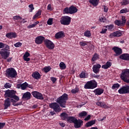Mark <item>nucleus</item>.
Instances as JSON below:
<instances>
[{"label":"nucleus","instance_id":"obj_1","mask_svg":"<svg viewBox=\"0 0 129 129\" xmlns=\"http://www.w3.org/2000/svg\"><path fill=\"white\" fill-rule=\"evenodd\" d=\"M68 100V95L67 93H63L62 95L57 98L56 102L49 104V107L54 110L55 112H59L61 111V108H66V103Z\"/></svg>","mask_w":129,"mask_h":129},{"label":"nucleus","instance_id":"obj_2","mask_svg":"<svg viewBox=\"0 0 129 129\" xmlns=\"http://www.w3.org/2000/svg\"><path fill=\"white\" fill-rule=\"evenodd\" d=\"M16 93L17 92L15 90H8L6 91L5 96L6 97H9L8 98H10L13 102H15L16 101L20 100L19 96L15 95Z\"/></svg>","mask_w":129,"mask_h":129},{"label":"nucleus","instance_id":"obj_3","mask_svg":"<svg viewBox=\"0 0 129 129\" xmlns=\"http://www.w3.org/2000/svg\"><path fill=\"white\" fill-rule=\"evenodd\" d=\"M18 101H19L13 102L11 100V99L7 98V99H6L5 100V104H3V106H5V109H7L8 108L10 107V106H11V103H12V105H13V106H18L19 105H21L22 102H18Z\"/></svg>","mask_w":129,"mask_h":129},{"label":"nucleus","instance_id":"obj_4","mask_svg":"<svg viewBox=\"0 0 129 129\" xmlns=\"http://www.w3.org/2000/svg\"><path fill=\"white\" fill-rule=\"evenodd\" d=\"M17 75V71L13 68H9L6 71V76L9 79L15 78Z\"/></svg>","mask_w":129,"mask_h":129},{"label":"nucleus","instance_id":"obj_5","mask_svg":"<svg viewBox=\"0 0 129 129\" xmlns=\"http://www.w3.org/2000/svg\"><path fill=\"white\" fill-rule=\"evenodd\" d=\"M78 11V9L74 6H71L69 7H66L62 10V13L63 14H70L73 15L77 13Z\"/></svg>","mask_w":129,"mask_h":129},{"label":"nucleus","instance_id":"obj_6","mask_svg":"<svg viewBox=\"0 0 129 129\" xmlns=\"http://www.w3.org/2000/svg\"><path fill=\"white\" fill-rule=\"evenodd\" d=\"M120 78L125 83L129 84V69H124L122 71Z\"/></svg>","mask_w":129,"mask_h":129},{"label":"nucleus","instance_id":"obj_7","mask_svg":"<svg viewBox=\"0 0 129 129\" xmlns=\"http://www.w3.org/2000/svg\"><path fill=\"white\" fill-rule=\"evenodd\" d=\"M98 84L97 82L94 80H91L90 81H88L85 84L84 88L85 89H94L97 88Z\"/></svg>","mask_w":129,"mask_h":129},{"label":"nucleus","instance_id":"obj_8","mask_svg":"<svg viewBox=\"0 0 129 129\" xmlns=\"http://www.w3.org/2000/svg\"><path fill=\"white\" fill-rule=\"evenodd\" d=\"M71 18L68 16H63L60 18L59 23L60 24L64 26H68L70 24Z\"/></svg>","mask_w":129,"mask_h":129},{"label":"nucleus","instance_id":"obj_9","mask_svg":"<svg viewBox=\"0 0 129 129\" xmlns=\"http://www.w3.org/2000/svg\"><path fill=\"white\" fill-rule=\"evenodd\" d=\"M117 92L120 94H129V85L123 86L120 89H118Z\"/></svg>","mask_w":129,"mask_h":129},{"label":"nucleus","instance_id":"obj_10","mask_svg":"<svg viewBox=\"0 0 129 129\" xmlns=\"http://www.w3.org/2000/svg\"><path fill=\"white\" fill-rule=\"evenodd\" d=\"M31 95L33 96V97L36 98V99L37 100H44L43 94L37 91L32 92V93H31Z\"/></svg>","mask_w":129,"mask_h":129},{"label":"nucleus","instance_id":"obj_11","mask_svg":"<svg viewBox=\"0 0 129 129\" xmlns=\"http://www.w3.org/2000/svg\"><path fill=\"white\" fill-rule=\"evenodd\" d=\"M44 43L45 45L46 46V48H48L49 50H52L55 47L54 43L48 39L45 40Z\"/></svg>","mask_w":129,"mask_h":129},{"label":"nucleus","instance_id":"obj_12","mask_svg":"<svg viewBox=\"0 0 129 129\" xmlns=\"http://www.w3.org/2000/svg\"><path fill=\"white\" fill-rule=\"evenodd\" d=\"M112 50L115 53V54H114L115 56H118L121 54H122V49L118 48L117 46L113 47V48H112Z\"/></svg>","mask_w":129,"mask_h":129},{"label":"nucleus","instance_id":"obj_13","mask_svg":"<svg viewBox=\"0 0 129 129\" xmlns=\"http://www.w3.org/2000/svg\"><path fill=\"white\" fill-rule=\"evenodd\" d=\"M10 50H0V55L2 59H6L10 56Z\"/></svg>","mask_w":129,"mask_h":129},{"label":"nucleus","instance_id":"obj_14","mask_svg":"<svg viewBox=\"0 0 129 129\" xmlns=\"http://www.w3.org/2000/svg\"><path fill=\"white\" fill-rule=\"evenodd\" d=\"M45 37L39 36L35 38V43L37 45L41 44L45 41Z\"/></svg>","mask_w":129,"mask_h":129},{"label":"nucleus","instance_id":"obj_15","mask_svg":"<svg viewBox=\"0 0 129 129\" xmlns=\"http://www.w3.org/2000/svg\"><path fill=\"white\" fill-rule=\"evenodd\" d=\"M100 68H101V67L99 64L93 65V67H92V71L94 74H98L100 71Z\"/></svg>","mask_w":129,"mask_h":129},{"label":"nucleus","instance_id":"obj_16","mask_svg":"<svg viewBox=\"0 0 129 129\" xmlns=\"http://www.w3.org/2000/svg\"><path fill=\"white\" fill-rule=\"evenodd\" d=\"M67 119V122L71 123V122H80L82 121V120L80 119H77L74 116H70L69 118H66Z\"/></svg>","mask_w":129,"mask_h":129},{"label":"nucleus","instance_id":"obj_17","mask_svg":"<svg viewBox=\"0 0 129 129\" xmlns=\"http://www.w3.org/2000/svg\"><path fill=\"white\" fill-rule=\"evenodd\" d=\"M96 105H97L98 106H99L102 108H105V109L109 108V106L106 105L105 103L103 101H98L96 103Z\"/></svg>","mask_w":129,"mask_h":129},{"label":"nucleus","instance_id":"obj_18","mask_svg":"<svg viewBox=\"0 0 129 129\" xmlns=\"http://www.w3.org/2000/svg\"><path fill=\"white\" fill-rule=\"evenodd\" d=\"M64 37V33L63 31H59L55 34V38L58 39H62Z\"/></svg>","mask_w":129,"mask_h":129},{"label":"nucleus","instance_id":"obj_19","mask_svg":"<svg viewBox=\"0 0 129 129\" xmlns=\"http://www.w3.org/2000/svg\"><path fill=\"white\" fill-rule=\"evenodd\" d=\"M31 96H32L31 93L29 92H26L23 94V96H22V99L29 100L31 99Z\"/></svg>","mask_w":129,"mask_h":129},{"label":"nucleus","instance_id":"obj_20","mask_svg":"<svg viewBox=\"0 0 129 129\" xmlns=\"http://www.w3.org/2000/svg\"><path fill=\"white\" fill-rule=\"evenodd\" d=\"M118 56H120L118 57V58H120V59H121L123 60L129 61V54L128 53H123Z\"/></svg>","mask_w":129,"mask_h":129},{"label":"nucleus","instance_id":"obj_21","mask_svg":"<svg viewBox=\"0 0 129 129\" xmlns=\"http://www.w3.org/2000/svg\"><path fill=\"white\" fill-rule=\"evenodd\" d=\"M6 37L9 39L17 38V34L15 32L8 33L6 34Z\"/></svg>","mask_w":129,"mask_h":129},{"label":"nucleus","instance_id":"obj_22","mask_svg":"<svg viewBox=\"0 0 129 129\" xmlns=\"http://www.w3.org/2000/svg\"><path fill=\"white\" fill-rule=\"evenodd\" d=\"M83 123V121L78 122H72V123H74V127H75V128H80V127H81Z\"/></svg>","mask_w":129,"mask_h":129},{"label":"nucleus","instance_id":"obj_23","mask_svg":"<svg viewBox=\"0 0 129 129\" xmlns=\"http://www.w3.org/2000/svg\"><path fill=\"white\" fill-rule=\"evenodd\" d=\"M103 89L101 88H97L94 90V91H93V93H94V94L97 96L101 95V94H102L103 93Z\"/></svg>","mask_w":129,"mask_h":129},{"label":"nucleus","instance_id":"obj_24","mask_svg":"<svg viewBox=\"0 0 129 129\" xmlns=\"http://www.w3.org/2000/svg\"><path fill=\"white\" fill-rule=\"evenodd\" d=\"M110 36L113 37H119L122 36V33H121V31H116L110 34Z\"/></svg>","mask_w":129,"mask_h":129},{"label":"nucleus","instance_id":"obj_25","mask_svg":"<svg viewBox=\"0 0 129 129\" xmlns=\"http://www.w3.org/2000/svg\"><path fill=\"white\" fill-rule=\"evenodd\" d=\"M32 77L35 80H39L41 79V74H39L38 72H35L32 74Z\"/></svg>","mask_w":129,"mask_h":129},{"label":"nucleus","instance_id":"obj_26","mask_svg":"<svg viewBox=\"0 0 129 129\" xmlns=\"http://www.w3.org/2000/svg\"><path fill=\"white\" fill-rule=\"evenodd\" d=\"M59 116L60 117V118H61V120H66V119L70 117V116H69L68 114H67L66 112H62L60 113Z\"/></svg>","mask_w":129,"mask_h":129},{"label":"nucleus","instance_id":"obj_27","mask_svg":"<svg viewBox=\"0 0 129 129\" xmlns=\"http://www.w3.org/2000/svg\"><path fill=\"white\" fill-rule=\"evenodd\" d=\"M112 66V62L110 61H106L105 62V64L104 65H102V66H101V68L104 70H106L109 69L111 66Z\"/></svg>","mask_w":129,"mask_h":129},{"label":"nucleus","instance_id":"obj_28","mask_svg":"<svg viewBox=\"0 0 129 129\" xmlns=\"http://www.w3.org/2000/svg\"><path fill=\"white\" fill-rule=\"evenodd\" d=\"M89 3L93 6V7H97L99 4V0H89Z\"/></svg>","mask_w":129,"mask_h":129},{"label":"nucleus","instance_id":"obj_29","mask_svg":"<svg viewBox=\"0 0 129 129\" xmlns=\"http://www.w3.org/2000/svg\"><path fill=\"white\" fill-rule=\"evenodd\" d=\"M95 123V120L88 121L87 123H86V125H85V126L87 127H91L92 125H93Z\"/></svg>","mask_w":129,"mask_h":129},{"label":"nucleus","instance_id":"obj_30","mask_svg":"<svg viewBox=\"0 0 129 129\" xmlns=\"http://www.w3.org/2000/svg\"><path fill=\"white\" fill-rule=\"evenodd\" d=\"M99 59V54L98 53H95L92 56V58H91V61L94 62Z\"/></svg>","mask_w":129,"mask_h":129},{"label":"nucleus","instance_id":"obj_31","mask_svg":"<svg viewBox=\"0 0 129 129\" xmlns=\"http://www.w3.org/2000/svg\"><path fill=\"white\" fill-rule=\"evenodd\" d=\"M41 14H42V11L41 10H38L36 14L34 15V16H33V20H35L37 17H39L41 16Z\"/></svg>","mask_w":129,"mask_h":129},{"label":"nucleus","instance_id":"obj_32","mask_svg":"<svg viewBox=\"0 0 129 129\" xmlns=\"http://www.w3.org/2000/svg\"><path fill=\"white\" fill-rule=\"evenodd\" d=\"M70 92L72 93L73 94H76L77 93H78L79 92V88H78V87H76V88L72 90Z\"/></svg>","mask_w":129,"mask_h":129},{"label":"nucleus","instance_id":"obj_33","mask_svg":"<svg viewBox=\"0 0 129 129\" xmlns=\"http://www.w3.org/2000/svg\"><path fill=\"white\" fill-rule=\"evenodd\" d=\"M114 24L117 26H120L125 24V22H123V21H121L120 20H115V21H114Z\"/></svg>","mask_w":129,"mask_h":129},{"label":"nucleus","instance_id":"obj_34","mask_svg":"<svg viewBox=\"0 0 129 129\" xmlns=\"http://www.w3.org/2000/svg\"><path fill=\"white\" fill-rule=\"evenodd\" d=\"M87 112L85 111H82V112L79 113V114L78 115V117H85L86 116H87Z\"/></svg>","mask_w":129,"mask_h":129},{"label":"nucleus","instance_id":"obj_35","mask_svg":"<svg viewBox=\"0 0 129 129\" xmlns=\"http://www.w3.org/2000/svg\"><path fill=\"white\" fill-rule=\"evenodd\" d=\"M30 85L29 84H27V83L25 82L22 84H20V86L22 87V90H24L26 89L27 86H29Z\"/></svg>","mask_w":129,"mask_h":129},{"label":"nucleus","instance_id":"obj_36","mask_svg":"<svg viewBox=\"0 0 129 129\" xmlns=\"http://www.w3.org/2000/svg\"><path fill=\"white\" fill-rule=\"evenodd\" d=\"M51 70V68H50V67H45V68H44V69H43V71H44L45 73H47L49 72V71H50Z\"/></svg>","mask_w":129,"mask_h":129},{"label":"nucleus","instance_id":"obj_37","mask_svg":"<svg viewBox=\"0 0 129 129\" xmlns=\"http://www.w3.org/2000/svg\"><path fill=\"white\" fill-rule=\"evenodd\" d=\"M129 4V0H122L121 6H127Z\"/></svg>","mask_w":129,"mask_h":129},{"label":"nucleus","instance_id":"obj_38","mask_svg":"<svg viewBox=\"0 0 129 129\" xmlns=\"http://www.w3.org/2000/svg\"><path fill=\"white\" fill-rule=\"evenodd\" d=\"M88 42L87 41H80L79 42V45L82 47L88 46Z\"/></svg>","mask_w":129,"mask_h":129},{"label":"nucleus","instance_id":"obj_39","mask_svg":"<svg viewBox=\"0 0 129 129\" xmlns=\"http://www.w3.org/2000/svg\"><path fill=\"white\" fill-rule=\"evenodd\" d=\"M84 36L89 38L91 36V33L90 31H85Z\"/></svg>","mask_w":129,"mask_h":129},{"label":"nucleus","instance_id":"obj_40","mask_svg":"<svg viewBox=\"0 0 129 129\" xmlns=\"http://www.w3.org/2000/svg\"><path fill=\"white\" fill-rule=\"evenodd\" d=\"M129 12V9L126 8L123 9L120 11V14H125Z\"/></svg>","mask_w":129,"mask_h":129},{"label":"nucleus","instance_id":"obj_41","mask_svg":"<svg viewBox=\"0 0 129 129\" xmlns=\"http://www.w3.org/2000/svg\"><path fill=\"white\" fill-rule=\"evenodd\" d=\"M59 67L62 69V70H64L66 69V64H64L63 62H60L59 63Z\"/></svg>","mask_w":129,"mask_h":129},{"label":"nucleus","instance_id":"obj_42","mask_svg":"<svg viewBox=\"0 0 129 129\" xmlns=\"http://www.w3.org/2000/svg\"><path fill=\"white\" fill-rule=\"evenodd\" d=\"M79 77L81 79H85L86 78V73L85 72H82L79 75Z\"/></svg>","mask_w":129,"mask_h":129},{"label":"nucleus","instance_id":"obj_43","mask_svg":"<svg viewBox=\"0 0 129 129\" xmlns=\"http://www.w3.org/2000/svg\"><path fill=\"white\" fill-rule=\"evenodd\" d=\"M118 87H119V85H118V84H114L112 86V89H116L118 88Z\"/></svg>","mask_w":129,"mask_h":129},{"label":"nucleus","instance_id":"obj_44","mask_svg":"<svg viewBox=\"0 0 129 129\" xmlns=\"http://www.w3.org/2000/svg\"><path fill=\"white\" fill-rule=\"evenodd\" d=\"M113 27H114V26H113V25H106V26H104V27L108 28V29H107V30H109V31H111L113 29Z\"/></svg>","mask_w":129,"mask_h":129},{"label":"nucleus","instance_id":"obj_45","mask_svg":"<svg viewBox=\"0 0 129 129\" xmlns=\"http://www.w3.org/2000/svg\"><path fill=\"white\" fill-rule=\"evenodd\" d=\"M14 47H16V48H19L20 47L22 46V43L19 42H17L15 43V44H14Z\"/></svg>","mask_w":129,"mask_h":129},{"label":"nucleus","instance_id":"obj_46","mask_svg":"<svg viewBox=\"0 0 129 129\" xmlns=\"http://www.w3.org/2000/svg\"><path fill=\"white\" fill-rule=\"evenodd\" d=\"M3 48H5L1 49L0 51H10V46H9V45L5 46L3 47Z\"/></svg>","mask_w":129,"mask_h":129},{"label":"nucleus","instance_id":"obj_47","mask_svg":"<svg viewBox=\"0 0 129 129\" xmlns=\"http://www.w3.org/2000/svg\"><path fill=\"white\" fill-rule=\"evenodd\" d=\"M5 88L6 89H9L11 88V84H10L9 83H6V84H5Z\"/></svg>","mask_w":129,"mask_h":129},{"label":"nucleus","instance_id":"obj_48","mask_svg":"<svg viewBox=\"0 0 129 129\" xmlns=\"http://www.w3.org/2000/svg\"><path fill=\"white\" fill-rule=\"evenodd\" d=\"M47 25L49 26L52 25V18L48 19V20H47Z\"/></svg>","mask_w":129,"mask_h":129},{"label":"nucleus","instance_id":"obj_49","mask_svg":"<svg viewBox=\"0 0 129 129\" xmlns=\"http://www.w3.org/2000/svg\"><path fill=\"white\" fill-rule=\"evenodd\" d=\"M13 19L15 20H22V18L19 16H15L13 17Z\"/></svg>","mask_w":129,"mask_h":129},{"label":"nucleus","instance_id":"obj_50","mask_svg":"<svg viewBox=\"0 0 129 129\" xmlns=\"http://www.w3.org/2000/svg\"><path fill=\"white\" fill-rule=\"evenodd\" d=\"M8 46H9V45H8L7 44H6L2 42H0V49H2V48H3L4 47Z\"/></svg>","mask_w":129,"mask_h":129},{"label":"nucleus","instance_id":"obj_51","mask_svg":"<svg viewBox=\"0 0 129 129\" xmlns=\"http://www.w3.org/2000/svg\"><path fill=\"white\" fill-rule=\"evenodd\" d=\"M99 21L100 22L104 23L105 22V18L104 17H100Z\"/></svg>","mask_w":129,"mask_h":129},{"label":"nucleus","instance_id":"obj_52","mask_svg":"<svg viewBox=\"0 0 129 129\" xmlns=\"http://www.w3.org/2000/svg\"><path fill=\"white\" fill-rule=\"evenodd\" d=\"M6 125V123L5 122H0V129H3V127H5Z\"/></svg>","mask_w":129,"mask_h":129},{"label":"nucleus","instance_id":"obj_53","mask_svg":"<svg viewBox=\"0 0 129 129\" xmlns=\"http://www.w3.org/2000/svg\"><path fill=\"white\" fill-rule=\"evenodd\" d=\"M50 81L52 82V83H55L56 82V81H57V79L56 78L54 77H50Z\"/></svg>","mask_w":129,"mask_h":129},{"label":"nucleus","instance_id":"obj_54","mask_svg":"<svg viewBox=\"0 0 129 129\" xmlns=\"http://www.w3.org/2000/svg\"><path fill=\"white\" fill-rule=\"evenodd\" d=\"M29 8L31 9H30V12H33V10H34V7L33 6V4H31L29 5Z\"/></svg>","mask_w":129,"mask_h":129},{"label":"nucleus","instance_id":"obj_55","mask_svg":"<svg viewBox=\"0 0 129 129\" xmlns=\"http://www.w3.org/2000/svg\"><path fill=\"white\" fill-rule=\"evenodd\" d=\"M106 31H107V29H106V28H103L102 30L100 31V34H105Z\"/></svg>","mask_w":129,"mask_h":129},{"label":"nucleus","instance_id":"obj_56","mask_svg":"<svg viewBox=\"0 0 129 129\" xmlns=\"http://www.w3.org/2000/svg\"><path fill=\"white\" fill-rule=\"evenodd\" d=\"M30 56V53L29 52H26L24 55H23V57H29Z\"/></svg>","mask_w":129,"mask_h":129},{"label":"nucleus","instance_id":"obj_57","mask_svg":"<svg viewBox=\"0 0 129 129\" xmlns=\"http://www.w3.org/2000/svg\"><path fill=\"white\" fill-rule=\"evenodd\" d=\"M37 25H35V24H32L30 26H27V29H31L32 28H35V26H36Z\"/></svg>","mask_w":129,"mask_h":129},{"label":"nucleus","instance_id":"obj_58","mask_svg":"<svg viewBox=\"0 0 129 129\" xmlns=\"http://www.w3.org/2000/svg\"><path fill=\"white\" fill-rule=\"evenodd\" d=\"M100 77V75H96L95 74H93L92 75V78H96L97 79H98Z\"/></svg>","mask_w":129,"mask_h":129},{"label":"nucleus","instance_id":"obj_59","mask_svg":"<svg viewBox=\"0 0 129 129\" xmlns=\"http://www.w3.org/2000/svg\"><path fill=\"white\" fill-rule=\"evenodd\" d=\"M91 116L90 115H88L86 118H85V121H88L90 119Z\"/></svg>","mask_w":129,"mask_h":129},{"label":"nucleus","instance_id":"obj_60","mask_svg":"<svg viewBox=\"0 0 129 129\" xmlns=\"http://www.w3.org/2000/svg\"><path fill=\"white\" fill-rule=\"evenodd\" d=\"M103 10L105 13H107V11H108V8L105 6H103Z\"/></svg>","mask_w":129,"mask_h":129},{"label":"nucleus","instance_id":"obj_61","mask_svg":"<svg viewBox=\"0 0 129 129\" xmlns=\"http://www.w3.org/2000/svg\"><path fill=\"white\" fill-rule=\"evenodd\" d=\"M12 59H13V57H9L8 58V59H7V62H10L12 61Z\"/></svg>","mask_w":129,"mask_h":129},{"label":"nucleus","instance_id":"obj_62","mask_svg":"<svg viewBox=\"0 0 129 129\" xmlns=\"http://www.w3.org/2000/svg\"><path fill=\"white\" fill-rule=\"evenodd\" d=\"M23 59L24 60V61H29L30 60V58L28 57H23Z\"/></svg>","mask_w":129,"mask_h":129},{"label":"nucleus","instance_id":"obj_63","mask_svg":"<svg viewBox=\"0 0 129 129\" xmlns=\"http://www.w3.org/2000/svg\"><path fill=\"white\" fill-rule=\"evenodd\" d=\"M51 8V5L50 4H48L47 6V10H50V9Z\"/></svg>","mask_w":129,"mask_h":129},{"label":"nucleus","instance_id":"obj_64","mask_svg":"<svg viewBox=\"0 0 129 129\" xmlns=\"http://www.w3.org/2000/svg\"><path fill=\"white\" fill-rule=\"evenodd\" d=\"M125 24H126V26H129V19L127 21H125Z\"/></svg>","mask_w":129,"mask_h":129}]
</instances>
